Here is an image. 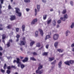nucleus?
<instances>
[{
	"mask_svg": "<svg viewBox=\"0 0 74 74\" xmlns=\"http://www.w3.org/2000/svg\"><path fill=\"white\" fill-rule=\"evenodd\" d=\"M16 10V14H18V16L19 17H21L22 15V13L21 12H19V11H20L19 9L18 8H15Z\"/></svg>",
	"mask_w": 74,
	"mask_h": 74,
	"instance_id": "f257e3e1",
	"label": "nucleus"
},
{
	"mask_svg": "<svg viewBox=\"0 0 74 74\" xmlns=\"http://www.w3.org/2000/svg\"><path fill=\"white\" fill-rule=\"evenodd\" d=\"M6 38V35L5 34H3L2 35V40H4Z\"/></svg>",
	"mask_w": 74,
	"mask_h": 74,
	"instance_id": "aec40b11",
	"label": "nucleus"
},
{
	"mask_svg": "<svg viewBox=\"0 0 74 74\" xmlns=\"http://www.w3.org/2000/svg\"><path fill=\"white\" fill-rule=\"evenodd\" d=\"M58 23H61V21L60 20H59L58 21Z\"/></svg>",
	"mask_w": 74,
	"mask_h": 74,
	"instance_id": "864d4df0",
	"label": "nucleus"
},
{
	"mask_svg": "<svg viewBox=\"0 0 74 74\" xmlns=\"http://www.w3.org/2000/svg\"><path fill=\"white\" fill-rule=\"evenodd\" d=\"M29 10H30V9L27 8L26 9V11H27V12H28L29 11Z\"/></svg>",
	"mask_w": 74,
	"mask_h": 74,
	"instance_id": "6e6d98bb",
	"label": "nucleus"
},
{
	"mask_svg": "<svg viewBox=\"0 0 74 74\" xmlns=\"http://www.w3.org/2000/svg\"><path fill=\"white\" fill-rule=\"evenodd\" d=\"M10 19L11 21H14L16 19V16L14 15H10Z\"/></svg>",
	"mask_w": 74,
	"mask_h": 74,
	"instance_id": "423d86ee",
	"label": "nucleus"
},
{
	"mask_svg": "<svg viewBox=\"0 0 74 74\" xmlns=\"http://www.w3.org/2000/svg\"><path fill=\"white\" fill-rule=\"evenodd\" d=\"M36 46L37 47H40V43L39 42L37 43Z\"/></svg>",
	"mask_w": 74,
	"mask_h": 74,
	"instance_id": "473e14b6",
	"label": "nucleus"
},
{
	"mask_svg": "<svg viewBox=\"0 0 74 74\" xmlns=\"http://www.w3.org/2000/svg\"><path fill=\"white\" fill-rule=\"evenodd\" d=\"M19 37H20V35L18 34H17L16 36V38H19Z\"/></svg>",
	"mask_w": 74,
	"mask_h": 74,
	"instance_id": "a18cd8bd",
	"label": "nucleus"
},
{
	"mask_svg": "<svg viewBox=\"0 0 74 74\" xmlns=\"http://www.w3.org/2000/svg\"><path fill=\"white\" fill-rule=\"evenodd\" d=\"M17 61L16 62V63H17L18 64V67H20V59H19V58H16Z\"/></svg>",
	"mask_w": 74,
	"mask_h": 74,
	"instance_id": "6e6552de",
	"label": "nucleus"
},
{
	"mask_svg": "<svg viewBox=\"0 0 74 74\" xmlns=\"http://www.w3.org/2000/svg\"><path fill=\"white\" fill-rule=\"evenodd\" d=\"M37 21H38V19L37 18L34 19L31 23V25H35L36 23L37 22Z\"/></svg>",
	"mask_w": 74,
	"mask_h": 74,
	"instance_id": "7ed1b4c3",
	"label": "nucleus"
},
{
	"mask_svg": "<svg viewBox=\"0 0 74 74\" xmlns=\"http://www.w3.org/2000/svg\"><path fill=\"white\" fill-rule=\"evenodd\" d=\"M56 60H55L54 61H53V62L51 63V64H55L56 63Z\"/></svg>",
	"mask_w": 74,
	"mask_h": 74,
	"instance_id": "72a5a7b5",
	"label": "nucleus"
},
{
	"mask_svg": "<svg viewBox=\"0 0 74 74\" xmlns=\"http://www.w3.org/2000/svg\"><path fill=\"white\" fill-rule=\"evenodd\" d=\"M6 67H7V64H5L3 66L4 69V70H5L6 69Z\"/></svg>",
	"mask_w": 74,
	"mask_h": 74,
	"instance_id": "ea45409f",
	"label": "nucleus"
},
{
	"mask_svg": "<svg viewBox=\"0 0 74 74\" xmlns=\"http://www.w3.org/2000/svg\"><path fill=\"white\" fill-rule=\"evenodd\" d=\"M51 38V36L49 35H47L45 38V40H47V39Z\"/></svg>",
	"mask_w": 74,
	"mask_h": 74,
	"instance_id": "4468645a",
	"label": "nucleus"
},
{
	"mask_svg": "<svg viewBox=\"0 0 74 74\" xmlns=\"http://www.w3.org/2000/svg\"><path fill=\"white\" fill-rule=\"evenodd\" d=\"M48 52H45L42 53V55L43 56H47L48 54Z\"/></svg>",
	"mask_w": 74,
	"mask_h": 74,
	"instance_id": "a211bd4d",
	"label": "nucleus"
},
{
	"mask_svg": "<svg viewBox=\"0 0 74 74\" xmlns=\"http://www.w3.org/2000/svg\"><path fill=\"white\" fill-rule=\"evenodd\" d=\"M24 1L25 3H30V0H24Z\"/></svg>",
	"mask_w": 74,
	"mask_h": 74,
	"instance_id": "e433bc0d",
	"label": "nucleus"
},
{
	"mask_svg": "<svg viewBox=\"0 0 74 74\" xmlns=\"http://www.w3.org/2000/svg\"><path fill=\"white\" fill-rule=\"evenodd\" d=\"M52 23L53 26H56V23L55 20H53V21Z\"/></svg>",
	"mask_w": 74,
	"mask_h": 74,
	"instance_id": "a878e982",
	"label": "nucleus"
},
{
	"mask_svg": "<svg viewBox=\"0 0 74 74\" xmlns=\"http://www.w3.org/2000/svg\"><path fill=\"white\" fill-rule=\"evenodd\" d=\"M37 9L38 10V11H40V5H37Z\"/></svg>",
	"mask_w": 74,
	"mask_h": 74,
	"instance_id": "6ab92c4d",
	"label": "nucleus"
},
{
	"mask_svg": "<svg viewBox=\"0 0 74 74\" xmlns=\"http://www.w3.org/2000/svg\"><path fill=\"white\" fill-rule=\"evenodd\" d=\"M66 13V9H64L62 12V13L63 14H64Z\"/></svg>",
	"mask_w": 74,
	"mask_h": 74,
	"instance_id": "cd10ccee",
	"label": "nucleus"
},
{
	"mask_svg": "<svg viewBox=\"0 0 74 74\" xmlns=\"http://www.w3.org/2000/svg\"><path fill=\"white\" fill-rule=\"evenodd\" d=\"M32 54L33 55H37V53L36 52H34L32 53Z\"/></svg>",
	"mask_w": 74,
	"mask_h": 74,
	"instance_id": "c03bdc74",
	"label": "nucleus"
},
{
	"mask_svg": "<svg viewBox=\"0 0 74 74\" xmlns=\"http://www.w3.org/2000/svg\"><path fill=\"white\" fill-rule=\"evenodd\" d=\"M64 17L65 19H67L68 18V16L67 14L64 15Z\"/></svg>",
	"mask_w": 74,
	"mask_h": 74,
	"instance_id": "c756f323",
	"label": "nucleus"
},
{
	"mask_svg": "<svg viewBox=\"0 0 74 74\" xmlns=\"http://www.w3.org/2000/svg\"><path fill=\"white\" fill-rule=\"evenodd\" d=\"M58 45V42H56L55 44H54V46L55 47H56V48L57 45Z\"/></svg>",
	"mask_w": 74,
	"mask_h": 74,
	"instance_id": "c9c22d12",
	"label": "nucleus"
},
{
	"mask_svg": "<svg viewBox=\"0 0 74 74\" xmlns=\"http://www.w3.org/2000/svg\"><path fill=\"white\" fill-rule=\"evenodd\" d=\"M35 16H36L37 15V9H35Z\"/></svg>",
	"mask_w": 74,
	"mask_h": 74,
	"instance_id": "49530a36",
	"label": "nucleus"
},
{
	"mask_svg": "<svg viewBox=\"0 0 74 74\" xmlns=\"http://www.w3.org/2000/svg\"><path fill=\"white\" fill-rule=\"evenodd\" d=\"M7 69L8 70H10L11 69V66H9L7 67Z\"/></svg>",
	"mask_w": 74,
	"mask_h": 74,
	"instance_id": "58836bf2",
	"label": "nucleus"
},
{
	"mask_svg": "<svg viewBox=\"0 0 74 74\" xmlns=\"http://www.w3.org/2000/svg\"><path fill=\"white\" fill-rule=\"evenodd\" d=\"M21 69H23V68L25 67V65H24L23 64H21Z\"/></svg>",
	"mask_w": 74,
	"mask_h": 74,
	"instance_id": "f704fd0d",
	"label": "nucleus"
},
{
	"mask_svg": "<svg viewBox=\"0 0 74 74\" xmlns=\"http://www.w3.org/2000/svg\"><path fill=\"white\" fill-rule=\"evenodd\" d=\"M60 19H61V20H62V21H65V20H66V19L65 18H64V17H61L60 18Z\"/></svg>",
	"mask_w": 74,
	"mask_h": 74,
	"instance_id": "4c0bfd02",
	"label": "nucleus"
},
{
	"mask_svg": "<svg viewBox=\"0 0 74 74\" xmlns=\"http://www.w3.org/2000/svg\"><path fill=\"white\" fill-rule=\"evenodd\" d=\"M38 66H39L38 69V70H41V69H42L43 66L42 65H41V63H39L38 65Z\"/></svg>",
	"mask_w": 74,
	"mask_h": 74,
	"instance_id": "0eeeda50",
	"label": "nucleus"
},
{
	"mask_svg": "<svg viewBox=\"0 0 74 74\" xmlns=\"http://www.w3.org/2000/svg\"><path fill=\"white\" fill-rule=\"evenodd\" d=\"M44 73V70L43 69H42L40 71V70H36V73H38V74H41Z\"/></svg>",
	"mask_w": 74,
	"mask_h": 74,
	"instance_id": "39448f33",
	"label": "nucleus"
},
{
	"mask_svg": "<svg viewBox=\"0 0 74 74\" xmlns=\"http://www.w3.org/2000/svg\"><path fill=\"white\" fill-rule=\"evenodd\" d=\"M74 27V23H73L71 26V28H73Z\"/></svg>",
	"mask_w": 74,
	"mask_h": 74,
	"instance_id": "a19ab883",
	"label": "nucleus"
},
{
	"mask_svg": "<svg viewBox=\"0 0 74 74\" xmlns=\"http://www.w3.org/2000/svg\"><path fill=\"white\" fill-rule=\"evenodd\" d=\"M11 68H13V69H15V66L12 65L11 66Z\"/></svg>",
	"mask_w": 74,
	"mask_h": 74,
	"instance_id": "5fc2aeb1",
	"label": "nucleus"
},
{
	"mask_svg": "<svg viewBox=\"0 0 74 74\" xmlns=\"http://www.w3.org/2000/svg\"><path fill=\"white\" fill-rule=\"evenodd\" d=\"M26 42V41H23L21 40L20 41V45H25Z\"/></svg>",
	"mask_w": 74,
	"mask_h": 74,
	"instance_id": "1a4fd4ad",
	"label": "nucleus"
},
{
	"mask_svg": "<svg viewBox=\"0 0 74 74\" xmlns=\"http://www.w3.org/2000/svg\"><path fill=\"white\" fill-rule=\"evenodd\" d=\"M35 43V42L34 41H32L31 42V43L30 44V46L31 47H32V46H33V44H34Z\"/></svg>",
	"mask_w": 74,
	"mask_h": 74,
	"instance_id": "4be33fe9",
	"label": "nucleus"
},
{
	"mask_svg": "<svg viewBox=\"0 0 74 74\" xmlns=\"http://www.w3.org/2000/svg\"><path fill=\"white\" fill-rule=\"evenodd\" d=\"M1 4H0V14L2 13V11H1V9L2 8V5L4 3V0H0Z\"/></svg>",
	"mask_w": 74,
	"mask_h": 74,
	"instance_id": "f03ea898",
	"label": "nucleus"
},
{
	"mask_svg": "<svg viewBox=\"0 0 74 74\" xmlns=\"http://www.w3.org/2000/svg\"><path fill=\"white\" fill-rule=\"evenodd\" d=\"M9 41L10 42H12V39H10L9 40Z\"/></svg>",
	"mask_w": 74,
	"mask_h": 74,
	"instance_id": "e2e57ef3",
	"label": "nucleus"
},
{
	"mask_svg": "<svg viewBox=\"0 0 74 74\" xmlns=\"http://www.w3.org/2000/svg\"><path fill=\"white\" fill-rule=\"evenodd\" d=\"M8 8L9 10H11V6H10V5H9L8 7Z\"/></svg>",
	"mask_w": 74,
	"mask_h": 74,
	"instance_id": "09e8293b",
	"label": "nucleus"
},
{
	"mask_svg": "<svg viewBox=\"0 0 74 74\" xmlns=\"http://www.w3.org/2000/svg\"><path fill=\"white\" fill-rule=\"evenodd\" d=\"M42 2H43V3H46L47 1H46L45 0H42Z\"/></svg>",
	"mask_w": 74,
	"mask_h": 74,
	"instance_id": "0e129e2a",
	"label": "nucleus"
},
{
	"mask_svg": "<svg viewBox=\"0 0 74 74\" xmlns=\"http://www.w3.org/2000/svg\"><path fill=\"white\" fill-rule=\"evenodd\" d=\"M49 62H52V61H53V60L55 59V58L53 57L52 58H49Z\"/></svg>",
	"mask_w": 74,
	"mask_h": 74,
	"instance_id": "f3484780",
	"label": "nucleus"
},
{
	"mask_svg": "<svg viewBox=\"0 0 74 74\" xmlns=\"http://www.w3.org/2000/svg\"><path fill=\"white\" fill-rule=\"evenodd\" d=\"M16 32H19V28H16Z\"/></svg>",
	"mask_w": 74,
	"mask_h": 74,
	"instance_id": "37998d69",
	"label": "nucleus"
},
{
	"mask_svg": "<svg viewBox=\"0 0 74 74\" xmlns=\"http://www.w3.org/2000/svg\"><path fill=\"white\" fill-rule=\"evenodd\" d=\"M15 62H16V60H14L13 61V63H15Z\"/></svg>",
	"mask_w": 74,
	"mask_h": 74,
	"instance_id": "338daca9",
	"label": "nucleus"
},
{
	"mask_svg": "<svg viewBox=\"0 0 74 74\" xmlns=\"http://www.w3.org/2000/svg\"><path fill=\"white\" fill-rule=\"evenodd\" d=\"M23 40L24 41H26V39L25 37L23 38Z\"/></svg>",
	"mask_w": 74,
	"mask_h": 74,
	"instance_id": "603ef678",
	"label": "nucleus"
},
{
	"mask_svg": "<svg viewBox=\"0 0 74 74\" xmlns=\"http://www.w3.org/2000/svg\"><path fill=\"white\" fill-rule=\"evenodd\" d=\"M51 21H52V19H50L49 20H47V23L48 25H49V24H50V23L51 22Z\"/></svg>",
	"mask_w": 74,
	"mask_h": 74,
	"instance_id": "b1692460",
	"label": "nucleus"
},
{
	"mask_svg": "<svg viewBox=\"0 0 74 74\" xmlns=\"http://www.w3.org/2000/svg\"><path fill=\"white\" fill-rule=\"evenodd\" d=\"M39 31L40 32V33L41 35V36H43V34H44V33H43V31H42L41 29H39Z\"/></svg>",
	"mask_w": 74,
	"mask_h": 74,
	"instance_id": "9b49d317",
	"label": "nucleus"
},
{
	"mask_svg": "<svg viewBox=\"0 0 74 74\" xmlns=\"http://www.w3.org/2000/svg\"><path fill=\"white\" fill-rule=\"evenodd\" d=\"M62 62L60 61L58 63V67L59 68H60L62 67Z\"/></svg>",
	"mask_w": 74,
	"mask_h": 74,
	"instance_id": "dca6fc26",
	"label": "nucleus"
},
{
	"mask_svg": "<svg viewBox=\"0 0 74 74\" xmlns=\"http://www.w3.org/2000/svg\"><path fill=\"white\" fill-rule=\"evenodd\" d=\"M30 60H33V61H36V59L34 57H30Z\"/></svg>",
	"mask_w": 74,
	"mask_h": 74,
	"instance_id": "393cba45",
	"label": "nucleus"
},
{
	"mask_svg": "<svg viewBox=\"0 0 74 74\" xmlns=\"http://www.w3.org/2000/svg\"><path fill=\"white\" fill-rule=\"evenodd\" d=\"M64 64H66V65H68V66H70V62L69 61H67L64 62Z\"/></svg>",
	"mask_w": 74,
	"mask_h": 74,
	"instance_id": "f8f14e48",
	"label": "nucleus"
},
{
	"mask_svg": "<svg viewBox=\"0 0 74 74\" xmlns=\"http://www.w3.org/2000/svg\"><path fill=\"white\" fill-rule=\"evenodd\" d=\"M3 49L2 47H1V46H0V51H3Z\"/></svg>",
	"mask_w": 74,
	"mask_h": 74,
	"instance_id": "4d7b16f0",
	"label": "nucleus"
},
{
	"mask_svg": "<svg viewBox=\"0 0 74 74\" xmlns=\"http://www.w3.org/2000/svg\"><path fill=\"white\" fill-rule=\"evenodd\" d=\"M71 47L72 48L73 47H74V43H73L71 45Z\"/></svg>",
	"mask_w": 74,
	"mask_h": 74,
	"instance_id": "13d9d810",
	"label": "nucleus"
},
{
	"mask_svg": "<svg viewBox=\"0 0 74 74\" xmlns=\"http://www.w3.org/2000/svg\"><path fill=\"white\" fill-rule=\"evenodd\" d=\"M25 25H23L22 26V30L23 32H24V31H25Z\"/></svg>",
	"mask_w": 74,
	"mask_h": 74,
	"instance_id": "c85d7f7f",
	"label": "nucleus"
},
{
	"mask_svg": "<svg viewBox=\"0 0 74 74\" xmlns=\"http://www.w3.org/2000/svg\"><path fill=\"white\" fill-rule=\"evenodd\" d=\"M28 60H29V59L27 57H25L24 60H22V61L23 63H25V62H27L28 61Z\"/></svg>",
	"mask_w": 74,
	"mask_h": 74,
	"instance_id": "9d476101",
	"label": "nucleus"
},
{
	"mask_svg": "<svg viewBox=\"0 0 74 74\" xmlns=\"http://www.w3.org/2000/svg\"><path fill=\"white\" fill-rule=\"evenodd\" d=\"M2 55H3L2 53H1V52H0V56H2Z\"/></svg>",
	"mask_w": 74,
	"mask_h": 74,
	"instance_id": "774afa93",
	"label": "nucleus"
},
{
	"mask_svg": "<svg viewBox=\"0 0 74 74\" xmlns=\"http://www.w3.org/2000/svg\"><path fill=\"white\" fill-rule=\"evenodd\" d=\"M47 17V15L45 14L43 15V19L44 20H45Z\"/></svg>",
	"mask_w": 74,
	"mask_h": 74,
	"instance_id": "5701e85b",
	"label": "nucleus"
},
{
	"mask_svg": "<svg viewBox=\"0 0 74 74\" xmlns=\"http://www.w3.org/2000/svg\"><path fill=\"white\" fill-rule=\"evenodd\" d=\"M59 38V35L58 34H55L53 36V39L54 40H57Z\"/></svg>",
	"mask_w": 74,
	"mask_h": 74,
	"instance_id": "20e7f679",
	"label": "nucleus"
},
{
	"mask_svg": "<svg viewBox=\"0 0 74 74\" xmlns=\"http://www.w3.org/2000/svg\"><path fill=\"white\" fill-rule=\"evenodd\" d=\"M3 30V28H1V27H0V30Z\"/></svg>",
	"mask_w": 74,
	"mask_h": 74,
	"instance_id": "69168bd1",
	"label": "nucleus"
},
{
	"mask_svg": "<svg viewBox=\"0 0 74 74\" xmlns=\"http://www.w3.org/2000/svg\"><path fill=\"white\" fill-rule=\"evenodd\" d=\"M12 25H8L6 27L8 29H12Z\"/></svg>",
	"mask_w": 74,
	"mask_h": 74,
	"instance_id": "2eb2a0df",
	"label": "nucleus"
},
{
	"mask_svg": "<svg viewBox=\"0 0 74 74\" xmlns=\"http://www.w3.org/2000/svg\"><path fill=\"white\" fill-rule=\"evenodd\" d=\"M57 51L59 52V53H62L63 52V49H57Z\"/></svg>",
	"mask_w": 74,
	"mask_h": 74,
	"instance_id": "ddd939ff",
	"label": "nucleus"
},
{
	"mask_svg": "<svg viewBox=\"0 0 74 74\" xmlns=\"http://www.w3.org/2000/svg\"><path fill=\"white\" fill-rule=\"evenodd\" d=\"M69 61V63L71 64H73L74 63V61L73 60H70Z\"/></svg>",
	"mask_w": 74,
	"mask_h": 74,
	"instance_id": "bb28decb",
	"label": "nucleus"
},
{
	"mask_svg": "<svg viewBox=\"0 0 74 74\" xmlns=\"http://www.w3.org/2000/svg\"><path fill=\"white\" fill-rule=\"evenodd\" d=\"M1 71L2 73H5V70H3L2 69H1Z\"/></svg>",
	"mask_w": 74,
	"mask_h": 74,
	"instance_id": "79ce46f5",
	"label": "nucleus"
},
{
	"mask_svg": "<svg viewBox=\"0 0 74 74\" xmlns=\"http://www.w3.org/2000/svg\"><path fill=\"white\" fill-rule=\"evenodd\" d=\"M20 58L21 59H23V57H22L21 56H20Z\"/></svg>",
	"mask_w": 74,
	"mask_h": 74,
	"instance_id": "680f3d73",
	"label": "nucleus"
},
{
	"mask_svg": "<svg viewBox=\"0 0 74 74\" xmlns=\"http://www.w3.org/2000/svg\"><path fill=\"white\" fill-rule=\"evenodd\" d=\"M19 38H17V39L16 40V41L17 42H18L19 41Z\"/></svg>",
	"mask_w": 74,
	"mask_h": 74,
	"instance_id": "052dcab7",
	"label": "nucleus"
},
{
	"mask_svg": "<svg viewBox=\"0 0 74 74\" xmlns=\"http://www.w3.org/2000/svg\"><path fill=\"white\" fill-rule=\"evenodd\" d=\"M6 45L7 47H10V42H8V43L6 44Z\"/></svg>",
	"mask_w": 74,
	"mask_h": 74,
	"instance_id": "7c9ffc66",
	"label": "nucleus"
},
{
	"mask_svg": "<svg viewBox=\"0 0 74 74\" xmlns=\"http://www.w3.org/2000/svg\"><path fill=\"white\" fill-rule=\"evenodd\" d=\"M68 33H69V30H67L66 32V36H68Z\"/></svg>",
	"mask_w": 74,
	"mask_h": 74,
	"instance_id": "de8ad7c7",
	"label": "nucleus"
},
{
	"mask_svg": "<svg viewBox=\"0 0 74 74\" xmlns=\"http://www.w3.org/2000/svg\"><path fill=\"white\" fill-rule=\"evenodd\" d=\"M7 73L8 74H10L11 73V71L9 70H7L6 71Z\"/></svg>",
	"mask_w": 74,
	"mask_h": 74,
	"instance_id": "2f4dec72",
	"label": "nucleus"
},
{
	"mask_svg": "<svg viewBox=\"0 0 74 74\" xmlns=\"http://www.w3.org/2000/svg\"><path fill=\"white\" fill-rule=\"evenodd\" d=\"M70 4L72 6L73 5V1H71Z\"/></svg>",
	"mask_w": 74,
	"mask_h": 74,
	"instance_id": "3c124183",
	"label": "nucleus"
},
{
	"mask_svg": "<svg viewBox=\"0 0 74 74\" xmlns=\"http://www.w3.org/2000/svg\"><path fill=\"white\" fill-rule=\"evenodd\" d=\"M49 47V45H47L46 46V48L47 49H48V47Z\"/></svg>",
	"mask_w": 74,
	"mask_h": 74,
	"instance_id": "8fccbe9b",
	"label": "nucleus"
},
{
	"mask_svg": "<svg viewBox=\"0 0 74 74\" xmlns=\"http://www.w3.org/2000/svg\"><path fill=\"white\" fill-rule=\"evenodd\" d=\"M35 35L36 37H38V32L37 31H36L35 33Z\"/></svg>",
	"mask_w": 74,
	"mask_h": 74,
	"instance_id": "412c9836",
	"label": "nucleus"
},
{
	"mask_svg": "<svg viewBox=\"0 0 74 74\" xmlns=\"http://www.w3.org/2000/svg\"><path fill=\"white\" fill-rule=\"evenodd\" d=\"M0 59L2 61H3V58H2L1 57H0Z\"/></svg>",
	"mask_w": 74,
	"mask_h": 74,
	"instance_id": "bf43d9fd",
	"label": "nucleus"
}]
</instances>
